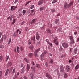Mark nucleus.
Masks as SVG:
<instances>
[{
    "label": "nucleus",
    "instance_id": "f257e3e1",
    "mask_svg": "<svg viewBox=\"0 0 79 79\" xmlns=\"http://www.w3.org/2000/svg\"><path fill=\"white\" fill-rule=\"evenodd\" d=\"M69 38L71 41L70 42V44H74V43H75V41L73 37L72 36H70Z\"/></svg>",
    "mask_w": 79,
    "mask_h": 79
},
{
    "label": "nucleus",
    "instance_id": "f03ea898",
    "mask_svg": "<svg viewBox=\"0 0 79 79\" xmlns=\"http://www.w3.org/2000/svg\"><path fill=\"white\" fill-rule=\"evenodd\" d=\"M40 51V49H38L36 51H35L34 52L35 56L36 58H37L39 56L38 54V52Z\"/></svg>",
    "mask_w": 79,
    "mask_h": 79
},
{
    "label": "nucleus",
    "instance_id": "7ed1b4c3",
    "mask_svg": "<svg viewBox=\"0 0 79 79\" xmlns=\"http://www.w3.org/2000/svg\"><path fill=\"white\" fill-rule=\"evenodd\" d=\"M62 46L65 48H67L69 46L68 44L66 43H64L62 44Z\"/></svg>",
    "mask_w": 79,
    "mask_h": 79
},
{
    "label": "nucleus",
    "instance_id": "20e7f679",
    "mask_svg": "<svg viewBox=\"0 0 79 79\" xmlns=\"http://www.w3.org/2000/svg\"><path fill=\"white\" fill-rule=\"evenodd\" d=\"M60 72H64V70L63 66L61 65L60 67Z\"/></svg>",
    "mask_w": 79,
    "mask_h": 79
},
{
    "label": "nucleus",
    "instance_id": "39448f33",
    "mask_svg": "<svg viewBox=\"0 0 79 79\" xmlns=\"http://www.w3.org/2000/svg\"><path fill=\"white\" fill-rule=\"evenodd\" d=\"M40 57L41 58V61H43L44 60V54H42L40 56Z\"/></svg>",
    "mask_w": 79,
    "mask_h": 79
},
{
    "label": "nucleus",
    "instance_id": "423d86ee",
    "mask_svg": "<svg viewBox=\"0 0 79 79\" xmlns=\"http://www.w3.org/2000/svg\"><path fill=\"white\" fill-rule=\"evenodd\" d=\"M46 77L48 78V79H52V77L50 75L48 74V73H47L46 74Z\"/></svg>",
    "mask_w": 79,
    "mask_h": 79
},
{
    "label": "nucleus",
    "instance_id": "0eeeda50",
    "mask_svg": "<svg viewBox=\"0 0 79 79\" xmlns=\"http://www.w3.org/2000/svg\"><path fill=\"white\" fill-rule=\"evenodd\" d=\"M40 36L38 32L36 33V38L37 40H39L40 39Z\"/></svg>",
    "mask_w": 79,
    "mask_h": 79
},
{
    "label": "nucleus",
    "instance_id": "6e6552de",
    "mask_svg": "<svg viewBox=\"0 0 79 79\" xmlns=\"http://www.w3.org/2000/svg\"><path fill=\"white\" fill-rule=\"evenodd\" d=\"M30 65H29L28 64H27V67L26 68V70L27 72H28L30 69Z\"/></svg>",
    "mask_w": 79,
    "mask_h": 79
},
{
    "label": "nucleus",
    "instance_id": "1a4fd4ad",
    "mask_svg": "<svg viewBox=\"0 0 79 79\" xmlns=\"http://www.w3.org/2000/svg\"><path fill=\"white\" fill-rule=\"evenodd\" d=\"M54 42L55 43V44H56V45H58L59 43H58V41H57V38H55V39L54 40Z\"/></svg>",
    "mask_w": 79,
    "mask_h": 79
},
{
    "label": "nucleus",
    "instance_id": "9d476101",
    "mask_svg": "<svg viewBox=\"0 0 79 79\" xmlns=\"http://www.w3.org/2000/svg\"><path fill=\"white\" fill-rule=\"evenodd\" d=\"M46 41L47 42V43H48V44H49V45H50V46H51V47H52V46H53V44H52V43H50V42H49L48 40H46Z\"/></svg>",
    "mask_w": 79,
    "mask_h": 79
},
{
    "label": "nucleus",
    "instance_id": "9b49d317",
    "mask_svg": "<svg viewBox=\"0 0 79 79\" xmlns=\"http://www.w3.org/2000/svg\"><path fill=\"white\" fill-rule=\"evenodd\" d=\"M74 53L75 54H78V51L77 49V48H76L74 50Z\"/></svg>",
    "mask_w": 79,
    "mask_h": 79
},
{
    "label": "nucleus",
    "instance_id": "f8f14e48",
    "mask_svg": "<svg viewBox=\"0 0 79 79\" xmlns=\"http://www.w3.org/2000/svg\"><path fill=\"white\" fill-rule=\"evenodd\" d=\"M17 6H16V7H15V6H12L11 7V11H13V10H15L16 8H17Z\"/></svg>",
    "mask_w": 79,
    "mask_h": 79
},
{
    "label": "nucleus",
    "instance_id": "ddd939ff",
    "mask_svg": "<svg viewBox=\"0 0 79 79\" xmlns=\"http://www.w3.org/2000/svg\"><path fill=\"white\" fill-rule=\"evenodd\" d=\"M44 2V1L43 0H39V2H38V5H42L43 4V3Z\"/></svg>",
    "mask_w": 79,
    "mask_h": 79
},
{
    "label": "nucleus",
    "instance_id": "4468645a",
    "mask_svg": "<svg viewBox=\"0 0 79 79\" xmlns=\"http://www.w3.org/2000/svg\"><path fill=\"white\" fill-rule=\"evenodd\" d=\"M73 2H71L69 4H68V8H70V7L71 5H73Z\"/></svg>",
    "mask_w": 79,
    "mask_h": 79
},
{
    "label": "nucleus",
    "instance_id": "2eb2a0df",
    "mask_svg": "<svg viewBox=\"0 0 79 79\" xmlns=\"http://www.w3.org/2000/svg\"><path fill=\"white\" fill-rule=\"evenodd\" d=\"M37 20V19H33V20H32L31 24H33V23H35L36 22V20Z\"/></svg>",
    "mask_w": 79,
    "mask_h": 79
},
{
    "label": "nucleus",
    "instance_id": "dca6fc26",
    "mask_svg": "<svg viewBox=\"0 0 79 79\" xmlns=\"http://www.w3.org/2000/svg\"><path fill=\"white\" fill-rule=\"evenodd\" d=\"M34 49V47L33 46V45H31V46H29V49H30V50H33V49Z\"/></svg>",
    "mask_w": 79,
    "mask_h": 79
},
{
    "label": "nucleus",
    "instance_id": "f3484780",
    "mask_svg": "<svg viewBox=\"0 0 79 79\" xmlns=\"http://www.w3.org/2000/svg\"><path fill=\"white\" fill-rule=\"evenodd\" d=\"M68 5L67 3H65L64 5V8L66 9L67 7H68Z\"/></svg>",
    "mask_w": 79,
    "mask_h": 79
},
{
    "label": "nucleus",
    "instance_id": "a211bd4d",
    "mask_svg": "<svg viewBox=\"0 0 79 79\" xmlns=\"http://www.w3.org/2000/svg\"><path fill=\"white\" fill-rule=\"evenodd\" d=\"M12 64L11 62H9L7 64V67H9L10 66H11V65Z\"/></svg>",
    "mask_w": 79,
    "mask_h": 79
},
{
    "label": "nucleus",
    "instance_id": "6ab92c4d",
    "mask_svg": "<svg viewBox=\"0 0 79 79\" xmlns=\"http://www.w3.org/2000/svg\"><path fill=\"white\" fill-rule=\"evenodd\" d=\"M22 73H23L25 72V69L24 67H23L22 69L21 70Z\"/></svg>",
    "mask_w": 79,
    "mask_h": 79
},
{
    "label": "nucleus",
    "instance_id": "aec40b11",
    "mask_svg": "<svg viewBox=\"0 0 79 79\" xmlns=\"http://www.w3.org/2000/svg\"><path fill=\"white\" fill-rule=\"evenodd\" d=\"M67 70V72H69L70 70V67L68 65L66 66Z\"/></svg>",
    "mask_w": 79,
    "mask_h": 79
},
{
    "label": "nucleus",
    "instance_id": "412c9836",
    "mask_svg": "<svg viewBox=\"0 0 79 79\" xmlns=\"http://www.w3.org/2000/svg\"><path fill=\"white\" fill-rule=\"evenodd\" d=\"M30 75H31V79H33L34 76V74L32 73H31V74H30Z\"/></svg>",
    "mask_w": 79,
    "mask_h": 79
},
{
    "label": "nucleus",
    "instance_id": "4be33fe9",
    "mask_svg": "<svg viewBox=\"0 0 79 79\" xmlns=\"http://www.w3.org/2000/svg\"><path fill=\"white\" fill-rule=\"evenodd\" d=\"M33 54L32 53H30L28 55V56L31 57H33Z\"/></svg>",
    "mask_w": 79,
    "mask_h": 79
},
{
    "label": "nucleus",
    "instance_id": "5701e85b",
    "mask_svg": "<svg viewBox=\"0 0 79 79\" xmlns=\"http://www.w3.org/2000/svg\"><path fill=\"white\" fill-rule=\"evenodd\" d=\"M45 7H40V11H43Z\"/></svg>",
    "mask_w": 79,
    "mask_h": 79
},
{
    "label": "nucleus",
    "instance_id": "b1692460",
    "mask_svg": "<svg viewBox=\"0 0 79 79\" xmlns=\"http://www.w3.org/2000/svg\"><path fill=\"white\" fill-rule=\"evenodd\" d=\"M9 69H7V70H6V71L5 73V75H6V76L8 74V73L9 72Z\"/></svg>",
    "mask_w": 79,
    "mask_h": 79
},
{
    "label": "nucleus",
    "instance_id": "393cba45",
    "mask_svg": "<svg viewBox=\"0 0 79 79\" xmlns=\"http://www.w3.org/2000/svg\"><path fill=\"white\" fill-rule=\"evenodd\" d=\"M3 39H4V40L5 41L6 39H7V36L6 35H4L3 36Z\"/></svg>",
    "mask_w": 79,
    "mask_h": 79
},
{
    "label": "nucleus",
    "instance_id": "a878e982",
    "mask_svg": "<svg viewBox=\"0 0 79 79\" xmlns=\"http://www.w3.org/2000/svg\"><path fill=\"white\" fill-rule=\"evenodd\" d=\"M55 23H56V24H57L58 22H59V20L58 19L55 20Z\"/></svg>",
    "mask_w": 79,
    "mask_h": 79
},
{
    "label": "nucleus",
    "instance_id": "bb28decb",
    "mask_svg": "<svg viewBox=\"0 0 79 79\" xmlns=\"http://www.w3.org/2000/svg\"><path fill=\"white\" fill-rule=\"evenodd\" d=\"M13 36L15 37H16L17 36V33L16 32L14 33Z\"/></svg>",
    "mask_w": 79,
    "mask_h": 79
},
{
    "label": "nucleus",
    "instance_id": "cd10ccee",
    "mask_svg": "<svg viewBox=\"0 0 79 79\" xmlns=\"http://www.w3.org/2000/svg\"><path fill=\"white\" fill-rule=\"evenodd\" d=\"M11 41V38H10L9 40V42L8 43V44H10V43Z\"/></svg>",
    "mask_w": 79,
    "mask_h": 79
},
{
    "label": "nucleus",
    "instance_id": "c85d7f7f",
    "mask_svg": "<svg viewBox=\"0 0 79 79\" xmlns=\"http://www.w3.org/2000/svg\"><path fill=\"white\" fill-rule=\"evenodd\" d=\"M62 50H63L62 47V46H60V52H61V51H62Z\"/></svg>",
    "mask_w": 79,
    "mask_h": 79
},
{
    "label": "nucleus",
    "instance_id": "c756f323",
    "mask_svg": "<svg viewBox=\"0 0 79 79\" xmlns=\"http://www.w3.org/2000/svg\"><path fill=\"white\" fill-rule=\"evenodd\" d=\"M24 60H25V61H26V62H27V63H29V60H28V59H26V58H25L24 59Z\"/></svg>",
    "mask_w": 79,
    "mask_h": 79
},
{
    "label": "nucleus",
    "instance_id": "7c9ffc66",
    "mask_svg": "<svg viewBox=\"0 0 79 79\" xmlns=\"http://www.w3.org/2000/svg\"><path fill=\"white\" fill-rule=\"evenodd\" d=\"M79 68V65H77L76 67L75 68V69H78Z\"/></svg>",
    "mask_w": 79,
    "mask_h": 79
},
{
    "label": "nucleus",
    "instance_id": "2f4dec72",
    "mask_svg": "<svg viewBox=\"0 0 79 79\" xmlns=\"http://www.w3.org/2000/svg\"><path fill=\"white\" fill-rule=\"evenodd\" d=\"M47 31H48V33H51V30L49 29H47Z\"/></svg>",
    "mask_w": 79,
    "mask_h": 79
},
{
    "label": "nucleus",
    "instance_id": "473e14b6",
    "mask_svg": "<svg viewBox=\"0 0 79 79\" xmlns=\"http://www.w3.org/2000/svg\"><path fill=\"white\" fill-rule=\"evenodd\" d=\"M31 69L32 70H33L34 72H35V67H31Z\"/></svg>",
    "mask_w": 79,
    "mask_h": 79
},
{
    "label": "nucleus",
    "instance_id": "72a5a7b5",
    "mask_svg": "<svg viewBox=\"0 0 79 79\" xmlns=\"http://www.w3.org/2000/svg\"><path fill=\"white\" fill-rule=\"evenodd\" d=\"M17 52L18 53H19V48L17 46Z\"/></svg>",
    "mask_w": 79,
    "mask_h": 79
},
{
    "label": "nucleus",
    "instance_id": "f704fd0d",
    "mask_svg": "<svg viewBox=\"0 0 79 79\" xmlns=\"http://www.w3.org/2000/svg\"><path fill=\"white\" fill-rule=\"evenodd\" d=\"M57 72L58 74V75H60V72L59 71L58 69H56Z\"/></svg>",
    "mask_w": 79,
    "mask_h": 79
},
{
    "label": "nucleus",
    "instance_id": "c9c22d12",
    "mask_svg": "<svg viewBox=\"0 0 79 79\" xmlns=\"http://www.w3.org/2000/svg\"><path fill=\"white\" fill-rule=\"evenodd\" d=\"M35 6L34 5H31L30 8L31 9H32V8H34Z\"/></svg>",
    "mask_w": 79,
    "mask_h": 79
},
{
    "label": "nucleus",
    "instance_id": "e433bc0d",
    "mask_svg": "<svg viewBox=\"0 0 79 79\" xmlns=\"http://www.w3.org/2000/svg\"><path fill=\"white\" fill-rule=\"evenodd\" d=\"M49 62L50 63H51V64H53V59H51V61H50V62Z\"/></svg>",
    "mask_w": 79,
    "mask_h": 79
},
{
    "label": "nucleus",
    "instance_id": "4c0bfd02",
    "mask_svg": "<svg viewBox=\"0 0 79 79\" xmlns=\"http://www.w3.org/2000/svg\"><path fill=\"white\" fill-rule=\"evenodd\" d=\"M19 0H15V1L14 2V3H16L17 2H19Z\"/></svg>",
    "mask_w": 79,
    "mask_h": 79
},
{
    "label": "nucleus",
    "instance_id": "58836bf2",
    "mask_svg": "<svg viewBox=\"0 0 79 79\" xmlns=\"http://www.w3.org/2000/svg\"><path fill=\"white\" fill-rule=\"evenodd\" d=\"M9 56H6V61L7 62V61L9 59Z\"/></svg>",
    "mask_w": 79,
    "mask_h": 79
},
{
    "label": "nucleus",
    "instance_id": "ea45409f",
    "mask_svg": "<svg viewBox=\"0 0 79 79\" xmlns=\"http://www.w3.org/2000/svg\"><path fill=\"white\" fill-rule=\"evenodd\" d=\"M62 28H59V29L58 30V31H59V32H61V31L62 32Z\"/></svg>",
    "mask_w": 79,
    "mask_h": 79
},
{
    "label": "nucleus",
    "instance_id": "a19ab883",
    "mask_svg": "<svg viewBox=\"0 0 79 79\" xmlns=\"http://www.w3.org/2000/svg\"><path fill=\"white\" fill-rule=\"evenodd\" d=\"M3 42V37H2V38H1V40H0V43H2Z\"/></svg>",
    "mask_w": 79,
    "mask_h": 79
},
{
    "label": "nucleus",
    "instance_id": "79ce46f5",
    "mask_svg": "<svg viewBox=\"0 0 79 79\" xmlns=\"http://www.w3.org/2000/svg\"><path fill=\"white\" fill-rule=\"evenodd\" d=\"M31 2V1H28V2H27L25 4V5H27L28 4V3H30V2Z\"/></svg>",
    "mask_w": 79,
    "mask_h": 79
},
{
    "label": "nucleus",
    "instance_id": "37998d69",
    "mask_svg": "<svg viewBox=\"0 0 79 79\" xmlns=\"http://www.w3.org/2000/svg\"><path fill=\"white\" fill-rule=\"evenodd\" d=\"M15 22H16V19H14L13 22H12V24H14V23H15Z\"/></svg>",
    "mask_w": 79,
    "mask_h": 79
},
{
    "label": "nucleus",
    "instance_id": "c03bdc74",
    "mask_svg": "<svg viewBox=\"0 0 79 79\" xmlns=\"http://www.w3.org/2000/svg\"><path fill=\"white\" fill-rule=\"evenodd\" d=\"M31 40H33L34 42H35V37H34L32 38H31Z\"/></svg>",
    "mask_w": 79,
    "mask_h": 79
},
{
    "label": "nucleus",
    "instance_id": "a18cd8bd",
    "mask_svg": "<svg viewBox=\"0 0 79 79\" xmlns=\"http://www.w3.org/2000/svg\"><path fill=\"white\" fill-rule=\"evenodd\" d=\"M67 75L66 74V73H65L64 75V78H67Z\"/></svg>",
    "mask_w": 79,
    "mask_h": 79
},
{
    "label": "nucleus",
    "instance_id": "49530a36",
    "mask_svg": "<svg viewBox=\"0 0 79 79\" xmlns=\"http://www.w3.org/2000/svg\"><path fill=\"white\" fill-rule=\"evenodd\" d=\"M51 11H52V12H55V9H51Z\"/></svg>",
    "mask_w": 79,
    "mask_h": 79
},
{
    "label": "nucleus",
    "instance_id": "de8ad7c7",
    "mask_svg": "<svg viewBox=\"0 0 79 79\" xmlns=\"http://www.w3.org/2000/svg\"><path fill=\"white\" fill-rule=\"evenodd\" d=\"M3 57L2 56H0V61L2 59H3Z\"/></svg>",
    "mask_w": 79,
    "mask_h": 79
},
{
    "label": "nucleus",
    "instance_id": "09e8293b",
    "mask_svg": "<svg viewBox=\"0 0 79 79\" xmlns=\"http://www.w3.org/2000/svg\"><path fill=\"white\" fill-rule=\"evenodd\" d=\"M28 44L29 45H30V44H31V41L30 40H28Z\"/></svg>",
    "mask_w": 79,
    "mask_h": 79
},
{
    "label": "nucleus",
    "instance_id": "8fccbe9b",
    "mask_svg": "<svg viewBox=\"0 0 79 79\" xmlns=\"http://www.w3.org/2000/svg\"><path fill=\"white\" fill-rule=\"evenodd\" d=\"M48 62H46L45 65L46 67H48Z\"/></svg>",
    "mask_w": 79,
    "mask_h": 79
},
{
    "label": "nucleus",
    "instance_id": "3c124183",
    "mask_svg": "<svg viewBox=\"0 0 79 79\" xmlns=\"http://www.w3.org/2000/svg\"><path fill=\"white\" fill-rule=\"evenodd\" d=\"M15 69H14L13 70V72L12 73V74H13V73H15Z\"/></svg>",
    "mask_w": 79,
    "mask_h": 79
},
{
    "label": "nucleus",
    "instance_id": "603ef678",
    "mask_svg": "<svg viewBox=\"0 0 79 79\" xmlns=\"http://www.w3.org/2000/svg\"><path fill=\"white\" fill-rule=\"evenodd\" d=\"M36 67H38V68H39V65L38 64H36Z\"/></svg>",
    "mask_w": 79,
    "mask_h": 79
},
{
    "label": "nucleus",
    "instance_id": "864d4df0",
    "mask_svg": "<svg viewBox=\"0 0 79 79\" xmlns=\"http://www.w3.org/2000/svg\"><path fill=\"white\" fill-rule=\"evenodd\" d=\"M40 43V41H38L37 43V45H39Z\"/></svg>",
    "mask_w": 79,
    "mask_h": 79
},
{
    "label": "nucleus",
    "instance_id": "5fc2aeb1",
    "mask_svg": "<svg viewBox=\"0 0 79 79\" xmlns=\"http://www.w3.org/2000/svg\"><path fill=\"white\" fill-rule=\"evenodd\" d=\"M12 18H13L12 17H10V22L11 21H12Z\"/></svg>",
    "mask_w": 79,
    "mask_h": 79
},
{
    "label": "nucleus",
    "instance_id": "6e6d98bb",
    "mask_svg": "<svg viewBox=\"0 0 79 79\" xmlns=\"http://www.w3.org/2000/svg\"><path fill=\"white\" fill-rule=\"evenodd\" d=\"M25 13H26L25 10H23V15H24V14H25Z\"/></svg>",
    "mask_w": 79,
    "mask_h": 79
},
{
    "label": "nucleus",
    "instance_id": "4d7b16f0",
    "mask_svg": "<svg viewBox=\"0 0 79 79\" xmlns=\"http://www.w3.org/2000/svg\"><path fill=\"white\" fill-rule=\"evenodd\" d=\"M25 23V21H23V22L22 23L21 25H23V24H24V23Z\"/></svg>",
    "mask_w": 79,
    "mask_h": 79
},
{
    "label": "nucleus",
    "instance_id": "13d9d810",
    "mask_svg": "<svg viewBox=\"0 0 79 79\" xmlns=\"http://www.w3.org/2000/svg\"><path fill=\"white\" fill-rule=\"evenodd\" d=\"M2 71H0V77H1L2 75Z\"/></svg>",
    "mask_w": 79,
    "mask_h": 79
},
{
    "label": "nucleus",
    "instance_id": "bf43d9fd",
    "mask_svg": "<svg viewBox=\"0 0 79 79\" xmlns=\"http://www.w3.org/2000/svg\"><path fill=\"white\" fill-rule=\"evenodd\" d=\"M47 51H44V54H46L47 53Z\"/></svg>",
    "mask_w": 79,
    "mask_h": 79
},
{
    "label": "nucleus",
    "instance_id": "052dcab7",
    "mask_svg": "<svg viewBox=\"0 0 79 79\" xmlns=\"http://www.w3.org/2000/svg\"><path fill=\"white\" fill-rule=\"evenodd\" d=\"M13 67H12L11 68V69H10V70H11V71H12V70L13 69Z\"/></svg>",
    "mask_w": 79,
    "mask_h": 79
},
{
    "label": "nucleus",
    "instance_id": "680f3d73",
    "mask_svg": "<svg viewBox=\"0 0 79 79\" xmlns=\"http://www.w3.org/2000/svg\"><path fill=\"white\" fill-rule=\"evenodd\" d=\"M20 48L21 49V51H23V48L22 47H20Z\"/></svg>",
    "mask_w": 79,
    "mask_h": 79
},
{
    "label": "nucleus",
    "instance_id": "e2e57ef3",
    "mask_svg": "<svg viewBox=\"0 0 79 79\" xmlns=\"http://www.w3.org/2000/svg\"><path fill=\"white\" fill-rule=\"evenodd\" d=\"M22 14H20L19 16H18V17H20L21 16Z\"/></svg>",
    "mask_w": 79,
    "mask_h": 79
},
{
    "label": "nucleus",
    "instance_id": "0e129e2a",
    "mask_svg": "<svg viewBox=\"0 0 79 79\" xmlns=\"http://www.w3.org/2000/svg\"><path fill=\"white\" fill-rule=\"evenodd\" d=\"M76 19H77V20H79V17H76Z\"/></svg>",
    "mask_w": 79,
    "mask_h": 79
},
{
    "label": "nucleus",
    "instance_id": "69168bd1",
    "mask_svg": "<svg viewBox=\"0 0 79 79\" xmlns=\"http://www.w3.org/2000/svg\"><path fill=\"white\" fill-rule=\"evenodd\" d=\"M79 28V27H76V29L77 30H78Z\"/></svg>",
    "mask_w": 79,
    "mask_h": 79
},
{
    "label": "nucleus",
    "instance_id": "338daca9",
    "mask_svg": "<svg viewBox=\"0 0 79 79\" xmlns=\"http://www.w3.org/2000/svg\"><path fill=\"white\" fill-rule=\"evenodd\" d=\"M55 3V0H54L52 2V3Z\"/></svg>",
    "mask_w": 79,
    "mask_h": 79
},
{
    "label": "nucleus",
    "instance_id": "774afa93",
    "mask_svg": "<svg viewBox=\"0 0 79 79\" xmlns=\"http://www.w3.org/2000/svg\"><path fill=\"white\" fill-rule=\"evenodd\" d=\"M30 12H31V11L30 10H28L27 11L28 13H30Z\"/></svg>",
    "mask_w": 79,
    "mask_h": 79
}]
</instances>
